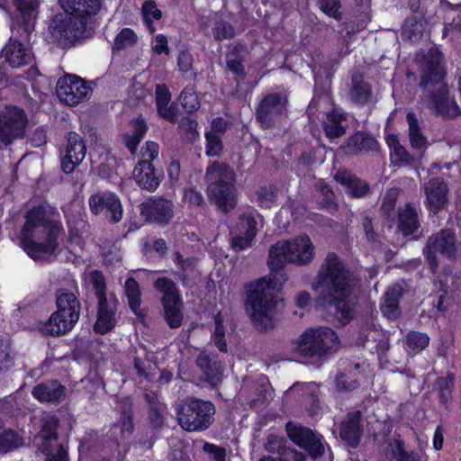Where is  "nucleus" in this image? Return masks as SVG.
Wrapping results in <instances>:
<instances>
[{
  "label": "nucleus",
  "instance_id": "nucleus-1",
  "mask_svg": "<svg viewBox=\"0 0 461 461\" xmlns=\"http://www.w3.org/2000/svg\"><path fill=\"white\" fill-rule=\"evenodd\" d=\"M357 279L335 253H329L317 275L312 288L319 292L318 300L322 305L333 308L335 317L342 323L352 319L349 300L357 285Z\"/></svg>",
  "mask_w": 461,
  "mask_h": 461
},
{
  "label": "nucleus",
  "instance_id": "nucleus-2",
  "mask_svg": "<svg viewBox=\"0 0 461 461\" xmlns=\"http://www.w3.org/2000/svg\"><path fill=\"white\" fill-rule=\"evenodd\" d=\"M442 59V53L436 48H430L424 55L420 67V87L429 110L443 118H455L461 112L456 99L450 95Z\"/></svg>",
  "mask_w": 461,
  "mask_h": 461
},
{
  "label": "nucleus",
  "instance_id": "nucleus-3",
  "mask_svg": "<svg viewBox=\"0 0 461 461\" xmlns=\"http://www.w3.org/2000/svg\"><path fill=\"white\" fill-rule=\"evenodd\" d=\"M22 230V245L33 259L52 254L59 246L58 237L61 227L55 213L43 206L34 207L25 215Z\"/></svg>",
  "mask_w": 461,
  "mask_h": 461
},
{
  "label": "nucleus",
  "instance_id": "nucleus-4",
  "mask_svg": "<svg viewBox=\"0 0 461 461\" xmlns=\"http://www.w3.org/2000/svg\"><path fill=\"white\" fill-rule=\"evenodd\" d=\"M277 291L272 279L263 277L251 284L248 291L246 310L255 328L263 331L274 327Z\"/></svg>",
  "mask_w": 461,
  "mask_h": 461
},
{
  "label": "nucleus",
  "instance_id": "nucleus-5",
  "mask_svg": "<svg viewBox=\"0 0 461 461\" xmlns=\"http://www.w3.org/2000/svg\"><path fill=\"white\" fill-rule=\"evenodd\" d=\"M57 311L45 322H38L36 329L44 336H60L70 331L78 321L81 304L77 294L66 288L56 292Z\"/></svg>",
  "mask_w": 461,
  "mask_h": 461
},
{
  "label": "nucleus",
  "instance_id": "nucleus-6",
  "mask_svg": "<svg viewBox=\"0 0 461 461\" xmlns=\"http://www.w3.org/2000/svg\"><path fill=\"white\" fill-rule=\"evenodd\" d=\"M208 196L222 212H229L237 205L234 172L223 162L214 161L206 169Z\"/></svg>",
  "mask_w": 461,
  "mask_h": 461
},
{
  "label": "nucleus",
  "instance_id": "nucleus-7",
  "mask_svg": "<svg viewBox=\"0 0 461 461\" xmlns=\"http://www.w3.org/2000/svg\"><path fill=\"white\" fill-rule=\"evenodd\" d=\"M313 249L308 236L278 241L269 249L267 265L271 271H278L286 264L306 265L313 258Z\"/></svg>",
  "mask_w": 461,
  "mask_h": 461
},
{
  "label": "nucleus",
  "instance_id": "nucleus-8",
  "mask_svg": "<svg viewBox=\"0 0 461 461\" xmlns=\"http://www.w3.org/2000/svg\"><path fill=\"white\" fill-rule=\"evenodd\" d=\"M51 36L62 48H68L76 41L89 38L94 32V25L77 14L67 13L58 14L49 26Z\"/></svg>",
  "mask_w": 461,
  "mask_h": 461
},
{
  "label": "nucleus",
  "instance_id": "nucleus-9",
  "mask_svg": "<svg viewBox=\"0 0 461 461\" xmlns=\"http://www.w3.org/2000/svg\"><path fill=\"white\" fill-rule=\"evenodd\" d=\"M215 406L209 401L188 398L177 407V420L185 430L203 431L207 429L214 420Z\"/></svg>",
  "mask_w": 461,
  "mask_h": 461
},
{
  "label": "nucleus",
  "instance_id": "nucleus-10",
  "mask_svg": "<svg viewBox=\"0 0 461 461\" xmlns=\"http://www.w3.org/2000/svg\"><path fill=\"white\" fill-rule=\"evenodd\" d=\"M339 337L330 328L306 330L294 342V348L304 357H321L339 348Z\"/></svg>",
  "mask_w": 461,
  "mask_h": 461
},
{
  "label": "nucleus",
  "instance_id": "nucleus-11",
  "mask_svg": "<svg viewBox=\"0 0 461 461\" xmlns=\"http://www.w3.org/2000/svg\"><path fill=\"white\" fill-rule=\"evenodd\" d=\"M153 286L161 294L160 303L163 308L164 319L171 329H177L182 325L183 299L176 284L170 278L162 276L157 278Z\"/></svg>",
  "mask_w": 461,
  "mask_h": 461
},
{
  "label": "nucleus",
  "instance_id": "nucleus-12",
  "mask_svg": "<svg viewBox=\"0 0 461 461\" xmlns=\"http://www.w3.org/2000/svg\"><path fill=\"white\" fill-rule=\"evenodd\" d=\"M58 426L59 420L55 415L45 414L41 419V429L34 443L46 455V461H68L67 449L58 441Z\"/></svg>",
  "mask_w": 461,
  "mask_h": 461
},
{
  "label": "nucleus",
  "instance_id": "nucleus-13",
  "mask_svg": "<svg viewBox=\"0 0 461 461\" xmlns=\"http://www.w3.org/2000/svg\"><path fill=\"white\" fill-rule=\"evenodd\" d=\"M456 233L450 229H444L431 235L423 249L430 270L435 273L438 268L437 253L443 257L453 259L456 257L459 247Z\"/></svg>",
  "mask_w": 461,
  "mask_h": 461
},
{
  "label": "nucleus",
  "instance_id": "nucleus-14",
  "mask_svg": "<svg viewBox=\"0 0 461 461\" xmlns=\"http://www.w3.org/2000/svg\"><path fill=\"white\" fill-rule=\"evenodd\" d=\"M27 122L24 111L16 106H7L0 112V144L8 146L15 140L23 139Z\"/></svg>",
  "mask_w": 461,
  "mask_h": 461
},
{
  "label": "nucleus",
  "instance_id": "nucleus-15",
  "mask_svg": "<svg viewBox=\"0 0 461 461\" xmlns=\"http://www.w3.org/2000/svg\"><path fill=\"white\" fill-rule=\"evenodd\" d=\"M285 429L289 438L298 447L305 449L312 458H318L323 455L325 447L321 434L292 421L286 424Z\"/></svg>",
  "mask_w": 461,
  "mask_h": 461
},
{
  "label": "nucleus",
  "instance_id": "nucleus-16",
  "mask_svg": "<svg viewBox=\"0 0 461 461\" xmlns=\"http://www.w3.org/2000/svg\"><path fill=\"white\" fill-rule=\"evenodd\" d=\"M285 96L274 93L266 95L256 109V119L265 129L274 127L276 121L286 111Z\"/></svg>",
  "mask_w": 461,
  "mask_h": 461
},
{
  "label": "nucleus",
  "instance_id": "nucleus-17",
  "mask_svg": "<svg viewBox=\"0 0 461 461\" xmlns=\"http://www.w3.org/2000/svg\"><path fill=\"white\" fill-rule=\"evenodd\" d=\"M258 212H244L240 215L231 231V247L237 251H242L250 247L258 233Z\"/></svg>",
  "mask_w": 461,
  "mask_h": 461
},
{
  "label": "nucleus",
  "instance_id": "nucleus-18",
  "mask_svg": "<svg viewBox=\"0 0 461 461\" xmlns=\"http://www.w3.org/2000/svg\"><path fill=\"white\" fill-rule=\"evenodd\" d=\"M56 92L62 103L73 106L85 101L90 94L91 88L78 77L68 76L59 79Z\"/></svg>",
  "mask_w": 461,
  "mask_h": 461
},
{
  "label": "nucleus",
  "instance_id": "nucleus-19",
  "mask_svg": "<svg viewBox=\"0 0 461 461\" xmlns=\"http://www.w3.org/2000/svg\"><path fill=\"white\" fill-rule=\"evenodd\" d=\"M89 206L95 214L104 212L112 223H117L122 218L121 201L113 193L104 192L92 195L89 198Z\"/></svg>",
  "mask_w": 461,
  "mask_h": 461
},
{
  "label": "nucleus",
  "instance_id": "nucleus-20",
  "mask_svg": "<svg viewBox=\"0 0 461 461\" xmlns=\"http://www.w3.org/2000/svg\"><path fill=\"white\" fill-rule=\"evenodd\" d=\"M140 213L149 222L167 225L174 216V204L163 197L149 199L140 204Z\"/></svg>",
  "mask_w": 461,
  "mask_h": 461
},
{
  "label": "nucleus",
  "instance_id": "nucleus-21",
  "mask_svg": "<svg viewBox=\"0 0 461 461\" xmlns=\"http://www.w3.org/2000/svg\"><path fill=\"white\" fill-rule=\"evenodd\" d=\"M67 140L66 155L61 159V168L64 173L69 174L85 158L86 147L82 137L77 132H69Z\"/></svg>",
  "mask_w": 461,
  "mask_h": 461
},
{
  "label": "nucleus",
  "instance_id": "nucleus-22",
  "mask_svg": "<svg viewBox=\"0 0 461 461\" xmlns=\"http://www.w3.org/2000/svg\"><path fill=\"white\" fill-rule=\"evenodd\" d=\"M363 434V420L360 411L348 412L342 420L339 428L340 438L351 447H357Z\"/></svg>",
  "mask_w": 461,
  "mask_h": 461
},
{
  "label": "nucleus",
  "instance_id": "nucleus-23",
  "mask_svg": "<svg viewBox=\"0 0 461 461\" xmlns=\"http://www.w3.org/2000/svg\"><path fill=\"white\" fill-rule=\"evenodd\" d=\"M117 305L118 300L113 294L98 301L97 320L94 327L96 332L104 334L115 326Z\"/></svg>",
  "mask_w": 461,
  "mask_h": 461
},
{
  "label": "nucleus",
  "instance_id": "nucleus-24",
  "mask_svg": "<svg viewBox=\"0 0 461 461\" xmlns=\"http://www.w3.org/2000/svg\"><path fill=\"white\" fill-rule=\"evenodd\" d=\"M133 179L141 189L154 192L160 184L161 172L152 162L140 160L134 167Z\"/></svg>",
  "mask_w": 461,
  "mask_h": 461
},
{
  "label": "nucleus",
  "instance_id": "nucleus-25",
  "mask_svg": "<svg viewBox=\"0 0 461 461\" xmlns=\"http://www.w3.org/2000/svg\"><path fill=\"white\" fill-rule=\"evenodd\" d=\"M429 211L434 213L443 209L447 203V186L443 179L432 177L423 185Z\"/></svg>",
  "mask_w": 461,
  "mask_h": 461
},
{
  "label": "nucleus",
  "instance_id": "nucleus-26",
  "mask_svg": "<svg viewBox=\"0 0 461 461\" xmlns=\"http://www.w3.org/2000/svg\"><path fill=\"white\" fill-rule=\"evenodd\" d=\"M2 58L14 68L32 63L33 54L31 49L18 40L10 39L2 50Z\"/></svg>",
  "mask_w": 461,
  "mask_h": 461
},
{
  "label": "nucleus",
  "instance_id": "nucleus-27",
  "mask_svg": "<svg viewBox=\"0 0 461 461\" xmlns=\"http://www.w3.org/2000/svg\"><path fill=\"white\" fill-rule=\"evenodd\" d=\"M103 0H59L60 6L66 13H71L78 17L93 23L102 7Z\"/></svg>",
  "mask_w": 461,
  "mask_h": 461
},
{
  "label": "nucleus",
  "instance_id": "nucleus-28",
  "mask_svg": "<svg viewBox=\"0 0 461 461\" xmlns=\"http://www.w3.org/2000/svg\"><path fill=\"white\" fill-rule=\"evenodd\" d=\"M348 98L354 104L365 105L373 101V89L361 73L354 72L350 77Z\"/></svg>",
  "mask_w": 461,
  "mask_h": 461
},
{
  "label": "nucleus",
  "instance_id": "nucleus-29",
  "mask_svg": "<svg viewBox=\"0 0 461 461\" xmlns=\"http://www.w3.org/2000/svg\"><path fill=\"white\" fill-rule=\"evenodd\" d=\"M195 363L205 376V380L212 386L221 382L223 366L215 356L200 353Z\"/></svg>",
  "mask_w": 461,
  "mask_h": 461
},
{
  "label": "nucleus",
  "instance_id": "nucleus-30",
  "mask_svg": "<svg viewBox=\"0 0 461 461\" xmlns=\"http://www.w3.org/2000/svg\"><path fill=\"white\" fill-rule=\"evenodd\" d=\"M66 387L57 380L37 384L32 389V395L41 402H60L66 397Z\"/></svg>",
  "mask_w": 461,
  "mask_h": 461
},
{
  "label": "nucleus",
  "instance_id": "nucleus-31",
  "mask_svg": "<svg viewBox=\"0 0 461 461\" xmlns=\"http://www.w3.org/2000/svg\"><path fill=\"white\" fill-rule=\"evenodd\" d=\"M335 180L346 187V192L356 198L365 197L370 191L367 182L347 171H338L334 176Z\"/></svg>",
  "mask_w": 461,
  "mask_h": 461
},
{
  "label": "nucleus",
  "instance_id": "nucleus-32",
  "mask_svg": "<svg viewBox=\"0 0 461 461\" xmlns=\"http://www.w3.org/2000/svg\"><path fill=\"white\" fill-rule=\"evenodd\" d=\"M402 295V287L398 284L393 285L386 290L384 303L381 304V311L384 316L389 319H395L399 316V299Z\"/></svg>",
  "mask_w": 461,
  "mask_h": 461
},
{
  "label": "nucleus",
  "instance_id": "nucleus-33",
  "mask_svg": "<svg viewBox=\"0 0 461 461\" xmlns=\"http://www.w3.org/2000/svg\"><path fill=\"white\" fill-rule=\"evenodd\" d=\"M14 5L23 29L29 32L34 26L38 14V3L35 0H14Z\"/></svg>",
  "mask_w": 461,
  "mask_h": 461
},
{
  "label": "nucleus",
  "instance_id": "nucleus-34",
  "mask_svg": "<svg viewBox=\"0 0 461 461\" xmlns=\"http://www.w3.org/2000/svg\"><path fill=\"white\" fill-rule=\"evenodd\" d=\"M426 21L423 14L408 16L402 25V36L411 41H419L425 32Z\"/></svg>",
  "mask_w": 461,
  "mask_h": 461
},
{
  "label": "nucleus",
  "instance_id": "nucleus-35",
  "mask_svg": "<svg viewBox=\"0 0 461 461\" xmlns=\"http://www.w3.org/2000/svg\"><path fill=\"white\" fill-rule=\"evenodd\" d=\"M418 212L416 209L410 204L399 211V230L404 236L413 234L419 228Z\"/></svg>",
  "mask_w": 461,
  "mask_h": 461
},
{
  "label": "nucleus",
  "instance_id": "nucleus-36",
  "mask_svg": "<svg viewBox=\"0 0 461 461\" xmlns=\"http://www.w3.org/2000/svg\"><path fill=\"white\" fill-rule=\"evenodd\" d=\"M132 132L127 133L123 136V142L131 154L136 152L141 140L147 131V125L145 121L139 117L131 122Z\"/></svg>",
  "mask_w": 461,
  "mask_h": 461
},
{
  "label": "nucleus",
  "instance_id": "nucleus-37",
  "mask_svg": "<svg viewBox=\"0 0 461 461\" xmlns=\"http://www.w3.org/2000/svg\"><path fill=\"white\" fill-rule=\"evenodd\" d=\"M406 120L409 125V137L411 147L419 150L426 149L428 141L421 132L416 114L414 113H408Z\"/></svg>",
  "mask_w": 461,
  "mask_h": 461
},
{
  "label": "nucleus",
  "instance_id": "nucleus-38",
  "mask_svg": "<svg viewBox=\"0 0 461 461\" xmlns=\"http://www.w3.org/2000/svg\"><path fill=\"white\" fill-rule=\"evenodd\" d=\"M125 294L128 298L129 306L138 316H142L141 293L138 282L133 277H129L124 285Z\"/></svg>",
  "mask_w": 461,
  "mask_h": 461
},
{
  "label": "nucleus",
  "instance_id": "nucleus-39",
  "mask_svg": "<svg viewBox=\"0 0 461 461\" xmlns=\"http://www.w3.org/2000/svg\"><path fill=\"white\" fill-rule=\"evenodd\" d=\"M345 118L334 112L328 113L323 122L326 136L332 140L342 137L346 132V127L342 124Z\"/></svg>",
  "mask_w": 461,
  "mask_h": 461
},
{
  "label": "nucleus",
  "instance_id": "nucleus-40",
  "mask_svg": "<svg viewBox=\"0 0 461 461\" xmlns=\"http://www.w3.org/2000/svg\"><path fill=\"white\" fill-rule=\"evenodd\" d=\"M348 146L357 151H376L379 148L377 140L372 135L361 131L349 138Z\"/></svg>",
  "mask_w": 461,
  "mask_h": 461
},
{
  "label": "nucleus",
  "instance_id": "nucleus-41",
  "mask_svg": "<svg viewBox=\"0 0 461 461\" xmlns=\"http://www.w3.org/2000/svg\"><path fill=\"white\" fill-rule=\"evenodd\" d=\"M23 444V437L12 429H4L0 434V454L12 452Z\"/></svg>",
  "mask_w": 461,
  "mask_h": 461
},
{
  "label": "nucleus",
  "instance_id": "nucleus-42",
  "mask_svg": "<svg viewBox=\"0 0 461 461\" xmlns=\"http://www.w3.org/2000/svg\"><path fill=\"white\" fill-rule=\"evenodd\" d=\"M316 189L321 195V199L319 202L320 208L334 214L338 210V203L335 200V194L331 187L323 180H319L316 182Z\"/></svg>",
  "mask_w": 461,
  "mask_h": 461
},
{
  "label": "nucleus",
  "instance_id": "nucleus-43",
  "mask_svg": "<svg viewBox=\"0 0 461 461\" xmlns=\"http://www.w3.org/2000/svg\"><path fill=\"white\" fill-rule=\"evenodd\" d=\"M429 343V338L426 333L411 331L405 339V345L409 353L417 354L421 352Z\"/></svg>",
  "mask_w": 461,
  "mask_h": 461
},
{
  "label": "nucleus",
  "instance_id": "nucleus-44",
  "mask_svg": "<svg viewBox=\"0 0 461 461\" xmlns=\"http://www.w3.org/2000/svg\"><path fill=\"white\" fill-rule=\"evenodd\" d=\"M387 143L390 146V148L393 149L391 155L394 163H397L399 166H402L410 165L412 162V157L409 154L405 148L399 143L396 137L390 136L387 139Z\"/></svg>",
  "mask_w": 461,
  "mask_h": 461
},
{
  "label": "nucleus",
  "instance_id": "nucleus-45",
  "mask_svg": "<svg viewBox=\"0 0 461 461\" xmlns=\"http://www.w3.org/2000/svg\"><path fill=\"white\" fill-rule=\"evenodd\" d=\"M454 380L455 375L452 373L447 374L445 377H439L437 380V384L439 388V401L444 405H447L452 399Z\"/></svg>",
  "mask_w": 461,
  "mask_h": 461
},
{
  "label": "nucleus",
  "instance_id": "nucleus-46",
  "mask_svg": "<svg viewBox=\"0 0 461 461\" xmlns=\"http://www.w3.org/2000/svg\"><path fill=\"white\" fill-rule=\"evenodd\" d=\"M438 291L443 292V294L439 295L438 300V311L441 312H447L448 311L453 310L457 305L455 300L454 294L449 293L447 291V285L444 284L442 281L438 282Z\"/></svg>",
  "mask_w": 461,
  "mask_h": 461
},
{
  "label": "nucleus",
  "instance_id": "nucleus-47",
  "mask_svg": "<svg viewBox=\"0 0 461 461\" xmlns=\"http://www.w3.org/2000/svg\"><path fill=\"white\" fill-rule=\"evenodd\" d=\"M179 100L186 113H193L200 107V101L193 87H185L181 92Z\"/></svg>",
  "mask_w": 461,
  "mask_h": 461
},
{
  "label": "nucleus",
  "instance_id": "nucleus-48",
  "mask_svg": "<svg viewBox=\"0 0 461 461\" xmlns=\"http://www.w3.org/2000/svg\"><path fill=\"white\" fill-rule=\"evenodd\" d=\"M144 21L151 32L155 31L152 20H159L162 17L161 11L157 7L155 1H145L141 8Z\"/></svg>",
  "mask_w": 461,
  "mask_h": 461
},
{
  "label": "nucleus",
  "instance_id": "nucleus-49",
  "mask_svg": "<svg viewBox=\"0 0 461 461\" xmlns=\"http://www.w3.org/2000/svg\"><path fill=\"white\" fill-rule=\"evenodd\" d=\"M215 329L212 334V341L217 348L221 352H227V343L225 338V328L220 314L214 318Z\"/></svg>",
  "mask_w": 461,
  "mask_h": 461
},
{
  "label": "nucleus",
  "instance_id": "nucleus-50",
  "mask_svg": "<svg viewBox=\"0 0 461 461\" xmlns=\"http://www.w3.org/2000/svg\"><path fill=\"white\" fill-rule=\"evenodd\" d=\"M335 384L338 391L348 392L356 389L358 386V382L351 372L349 374L340 372L335 377Z\"/></svg>",
  "mask_w": 461,
  "mask_h": 461
},
{
  "label": "nucleus",
  "instance_id": "nucleus-51",
  "mask_svg": "<svg viewBox=\"0 0 461 461\" xmlns=\"http://www.w3.org/2000/svg\"><path fill=\"white\" fill-rule=\"evenodd\" d=\"M184 200L189 207L203 209L206 206L205 200L200 191L194 187L184 190Z\"/></svg>",
  "mask_w": 461,
  "mask_h": 461
},
{
  "label": "nucleus",
  "instance_id": "nucleus-52",
  "mask_svg": "<svg viewBox=\"0 0 461 461\" xmlns=\"http://www.w3.org/2000/svg\"><path fill=\"white\" fill-rule=\"evenodd\" d=\"M206 138V154L208 156H219L222 149V141L221 135L214 133V131H208L205 134Z\"/></svg>",
  "mask_w": 461,
  "mask_h": 461
},
{
  "label": "nucleus",
  "instance_id": "nucleus-53",
  "mask_svg": "<svg viewBox=\"0 0 461 461\" xmlns=\"http://www.w3.org/2000/svg\"><path fill=\"white\" fill-rule=\"evenodd\" d=\"M137 37L134 32L130 28H124L116 36L113 47L117 50H122L131 46L136 42Z\"/></svg>",
  "mask_w": 461,
  "mask_h": 461
},
{
  "label": "nucleus",
  "instance_id": "nucleus-54",
  "mask_svg": "<svg viewBox=\"0 0 461 461\" xmlns=\"http://www.w3.org/2000/svg\"><path fill=\"white\" fill-rule=\"evenodd\" d=\"M90 276L98 301L103 300V298H109V294L107 295L105 293L106 284L103 274L100 271L95 270L91 273Z\"/></svg>",
  "mask_w": 461,
  "mask_h": 461
},
{
  "label": "nucleus",
  "instance_id": "nucleus-55",
  "mask_svg": "<svg viewBox=\"0 0 461 461\" xmlns=\"http://www.w3.org/2000/svg\"><path fill=\"white\" fill-rule=\"evenodd\" d=\"M259 206L269 207L276 200V194L272 186H262L256 192Z\"/></svg>",
  "mask_w": 461,
  "mask_h": 461
},
{
  "label": "nucleus",
  "instance_id": "nucleus-56",
  "mask_svg": "<svg viewBox=\"0 0 461 461\" xmlns=\"http://www.w3.org/2000/svg\"><path fill=\"white\" fill-rule=\"evenodd\" d=\"M165 411L166 406H161L149 409V420L154 429H159L165 425Z\"/></svg>",
  "mask_w": 461,
  "mask_h": 461
},
{
  "label": "nucleus",
  "instance_id": "nucleus-57",
  "mask_svg": "<svg viewBox=\"0 0 461 461\" xmlns=\"http://www.w3.org/2000/svg\"><path fill=\"white\" fill-rule=\"evenodd\" d=\"M234 28L225 21H218L213 28V36L217 41H223L234 37Z\"/></svg>",
  "mask_w": 461,
  "mask_h": 461
},
{
  "label": "nucleus",
  "instance_id": "nucleus-58",
  "mask_svg": "<svg viewBox=\"0 0 461 461\" xmlns=\"http://www.w3.org/2000/svg\"><path fill=\"white\" fill-rule=\"evenodd\" d=\"M319 4L320 8L323 13L338 21L341 19L339 0H320Z\"/></svg>",
  "mask_w": 461,
  "mask_h": 461
},
{
  "label": "nucleus",
  "instance_id": "nucleus-59",
  "mask_svg": "<svg viewBox=\"0 0 461 461\" xmlns=\"http://www.w3.org/2000/svg\"><path fill=\"white\" fill-rule=\"evenodd\" d=\"M203 451L208 454L211 461H226V449L222 447L205 442Z\"/></svg>",
  "mask_w": 461,
  "mask_h": 461
},
{
  "label": "nucleus",
  "instance_id": "nucleus-60",
  "mask_svg": "<svg viewBox=\"0 0 461 461\" xmlns=\"http://www.w3.org/2000/svg\"><path fill=\"white\" fill-rule=\"evenodd\" d=\"M393 452L396 461H420L419 455L414 452H407L401 440L395 441Z\"/></svg>",
  "mask_w": 461,
  "mask_h": 461
},
{
  "label": "nucleus",
  "instance_id": "nucleus-61",
  "mask_svg": "<svg viewBox=\"0 0 461 461\" xmlns=\"http://www.w3.org/2000/svg\"><path fill=\"white\" fill-rule=\"evenodd\" d=\"M133 364L139 375L149 377V373L153 367V363L148 357V355L146 353H144V357L140 356H136L134 357Z\"/></svg>",
  "mask_w": 461,
  "mask_h": 461
},
{
  "label": "nucleus",
  "instance_id": "nucleus-62",
  "mask_svg": "<svg viewBox=\"0 0 461 461\" xmlns=\"http://www.w3.org/2000/svg\"><path fill=\"white\" fill-rule=\"evenodd\" d=\"M399 194V191L397 189L392 188L388 190L383 199L381 210L387 215L390 216L391 212H393L397 197Z\"/></svg>",
  "mask_w": 461,
  "mask_h": 461
},
{
  "label": "nucleus",
  "instance_id": "nucleus-63",
  "mask_svg": "<svg viewBox=\"0 0 461 461\" xmlns=\"http://www.w3.org/2000/svg\"><path fill=\"white\" fill-rule=\"evenodd\" d=\"M361 225L366 240L369 241L376 240L377 234L374 230V218L367 213H363L361 215Z\"/></svg>",
  "mask_w": 461,
  "mask_h": 461
},
{
  "label": "nucleus",
  "instance_id": "nucleus-64",
  "mask_svg": "<svg viewBox=\"0 0 461 461\" xmlns=\"http://www.w3.org/2000/svg\"><path fill=\"white\" fill-rule=\"evenodd\" d=\"M281 461H306V456L291 447H283L280 456H278Z\"/></svg>",
  "mask_w": 461,
  "mask_h": 461
}]
</instances>
